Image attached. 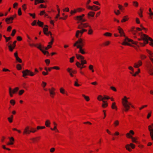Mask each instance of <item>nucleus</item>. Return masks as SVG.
<instances>
[{
    "mask_svg": "<svg viewBox=\"0 0 153 153\" xmlns=\"http://www.w3.org/2000/svg\"><path fill=\"white\" fill-rule=\"evenodd\" d=\"M141 28L139 27L134 28L132 33L134 35V37L135 38H137L138 40H144V43H140V45L141 46H144L145 45L148 43V41H152V39L148 36L147 35L143 34L142 33L138 32V31H141L142 30H144L145 32L147 31V29L144 28L142 25H140Z\"/></svg>",
    "mask_w": 153,
    "mask_h": 153,
    "instance_id": "1",
    "label": "nucleus"
},
{
    "mask_svg": "<svg viewBox=\"0 0 153 153\" xmlns=\"http://www.w3.org/2000/svg\"><path fill=\"white\" fill-rule=\"evenodd\" d=\"M129 98L124 96L122 99V104L124 107V108L122 110L123 112H127L130 109V106H131L133 108H135V107L132 105L130 102L128 101Z\"/></svg>",
    "mask_w": 153,
    "mask_h": 153,
    "instance_id": "2",
    "label": "nucleus"
},
{
    "mask_svg": "<svg viewBox=\"0 0 153 153\" xmlns=\"http://www.w3.org/2000/svg\"><path fill=\"white\" fill-rule=\"evenodd\" d=\"M85 45V42L84 40L81 39L79 38L78 40L74 45V46H76L77 48L79 49V52L82 54H85L86 53L85 51V49L82 48L83 46Z\"/></svg>",
    "mask_w": 153,
    "mask_h": 153,
    "instance_id": "3",
    "label": "nucleus"
},
{
    "mask_svg": "<svg viewBox=\"0 0 153 153\" xmlns=\"http://www.w3.org/2000/svg\"><path fill=\"white\" fill-rule=\"evenodd\" d=\"M143 40V42H142V43H144V40ZM129 42H131L132 44H135L138 46H133L135 49L137 50L139 48L138 46H141L139 44L140 43H141L140 42L134 41L133 40L129 39L128 38H126L124 39V41L122 43V45H129V44L128 43ZM141 47L142 46H141Z\"/></svg>",
    "mask_w": 153,
    "mask_h": 153,
    "instance_id": "4",
    "label": "nucleus"
},
{
    "mask_svg": "<svg viewBox=\"0 0 153 153\" xmlns=\"http://www.w3.org/2000/svg\"><path fill=\"white\" fill-rule=\"evenodd\" d=\"M39 71L36 68H35L34 69V72H33L31 71L30 70L28 69H26L22 71V77L25 78H27V76H33L35 75L38 73Z\"/></svg>",
    "mask_w": 153,
    "mask_h": 153,
    "instance_id": "5",
    "label": "nucleus"
},
{
    "mask_svg": "<svg viewBox=\"0 0 153 153\" xmlns=\"http://www.w3.org/2000/svg\"><path fill=\"white\" fill-rule=\"evenodd\" d=\"M146 70L148 73L151 76L153 75V66L150 63H148L146 65Z\"/></svg>",
    "mask_w": 153,
    "mask_h": 153,
    "instance_id": "6",
    "label": "nucleus"
},
{
    "mask_svg": "<svg viewBox=\"0 0 153 153\" xmlns=\"http://www.w3.org/2000/svg\"><path fill=\"white\" fill-rule=\"evenodd\" d=\"M19 88L18 87H16L12 90L11 88L10 87L9 88V93L10 96L11 97H12L13 96V94H16L19 90Z\"/></svg>",
    "mask_w": 153,
    "mask_h": 153,
    "instance_id": "7",
    "label": "nucleus"
},
{
    "mask_svg": "<svg viewBox=\"0 0 153 153\" xmlns=\"http://www.w3.org/2000/svg\"><path fill=\"white\" fill-rule=\"evenodd\" d=\"M135 147V145L132 143L127 144L125 146L126 149L129 152H131L132 151V149H134Z\"/></svg>",
    "mask_w": 153,
    "mask_h": 153,
    "instance_id": "8",
    "label": "nucleus"
},
{
    "mask_svg": "<svg viewBox=\"0 0 153 153\" xmlns=\"http://www.w3.org/2000/svg\"><path fill=\"white\" fill-rule=\"evenodd\" d=\"M56 89L53 87L48 89L50 96V97L52 98H53L56 95Z\"/></svg>",
    "mask_w": 153,
    "mask_h": 153,
    "instance_id": "9",
    "label": "nucleus"
},
{
    "mask_svg": "<svg viewBox=\"0 0 153 153\" xmlns=\"http://www.w3.org/2000/svg\"><path fill=\"white\" fill-rule=\"evenodd\" d=\"M87 31V30L85 29H82L81 30H77L76 32L75 36L77 38H78L79 36L81 37L84 32Z\"/></svg>",
    "mask_w": 153,
    "mask_h": 153,
    "instance_id": "10",
    "label": "nucleus"
},
{
    "mask_svg": "<svg viewBox=\"0 0 153 153\" xmlns=\"http://www.w3.org/2000/svg\"><path fill=\"white\" fill-rule=\"evenodd\" d=\"M16 41H15L13 42V43L12 45H11V44H10V42H8L7 44V45H8V47L9 50L10 51L12 52L13 49L15 48L16 46Z\"/></svg>",
    "mask_w": 153,
    "mask_h": 153,
    "instance_id": "11",
    "label": "nucleus"
},
{
    "mask_svg": "<svg viewBox=\"0 0 153 153\" xmlns=\"http://www.w3.org/2000/svg\"><path fill=\"white\" fill-rule=\"evenodd\" d=\"M148 128L150 132V137L152 140H153V124L152 123L149 125L148 126Z\"/></svg>",
    "mask_w": 153,
    "mask_h": 153,
    "instance_id": "12",
    "label": "nucleus"
},
{
    "mask_svg": "<svg viewBox=\"0 0 153 153\" xmlns=\"http://www.w3.org/2000/svg\"><path fill=\"white\" fill-rule=\"evenodd\" d=\"M30 133V127L27 126L25 128L23 132V135L29 134Z\"/></svg>",
    "mask_w": 153,
    "mask_h": 153,
    "instance_id": "13",
    "label": "nucleus"
},
{
    "mask_svg": "<svg viewBox=\"0 0 153 153\" xmlns=\"http://www.w3.org/2000/svg\"><path fill=\"white\" fill-rule=\"evenodd\" d=\"M117 30L119 31V33L120 34V36H124L125 37V39L126 38H127L125 36V35L123 29L120 26L118 27Z\"/></svg>",
    "mask_w": 153,
    "mask_h": 153,
    "instance_id": "14",
    "label": "nucleus"
},
{
    "mask_svg": "<svg viewBox=\"0 0 153 153\" xmlns=\"http://www.w3.org/2000/svg\"><path fill=\"white\" fill-rule=\"evenodd\" d=\"M142 64V62L141 60H139L137 62L134 63V67L135 68H138L141 66Z\"/></svg>",
    "mask_w": 153,
    "mask_h": 153,
    "instance_id": "15",
    "label": "nucleus"
},
{
    "mask_svg": "<svg viewBox=\"0 0 153 153\" xmlns=\"http://www.w3.org/2000/svg\"><path fill=\"white\" fill-rule=\"evenodd\" d=\"M134 134V131L132 130H131L129 131L128 133L126 134V136L127 138H131L133 137V135Z\"/></svg>",
    "mask_w": 153,
    "mask_h": 153,
    "instance_id": "16",
    "label": "nucleus"
},
{
    "mask_svg": "<svg viewBox=\"0 0 153 153\" xmlns=\"http://www.w3.org/2000/svg\"><path fill=\"white\" fill-rule=\"evenodd\" d=\"M89 7L88 9L91 10L95 11H97L100 9V7L95 5H93L92 6Z\"/></svg>",
    "mask_w": 153,
    "mask_h": 153,
    "instance_id": "17",
    "label": "nucleus"
},
{
    "mask_svg": "<svg viewBox=\"0 0 153 153\" xmlns=\"http://www.w3.org/2000/svg\"><path fill=\"white\" fill-rule=\"evenodd\" d=\"M44 26L45 27H44L43 28L44 33L47 36L49 35L50 34H51V32H47L48 30V26L47 25H45Z\"/></svg>",
    "mask_w": 153,
    "mask_h": 153,
    "instance_id": "18",
    "label": "nucleus"
},
{
    "mask_svg": "<svg viewBox=\"0 0 153 153\" xmlns=\"http://www.w3.org/2000/svg\"><path fill=\"white\" fill-rule=\"evenodd\" d=\"M54 41V38L53 37H52L51 39V40L50 42H49L48 45L47 47H46L45 49L46 50H48L50 48L52 47V45L53 44V42Z\"/></svg>",
    "mask_w": 153,
    "mask_h": 153,
    "instance_id": "19",
    "label": "nucleus"
},
{
    "mask_svg": "<svg viewBox=\"0 0 153 153\" xmlns=\"http://www.w3.org/2000/svg\"><path fill=\"white\" fill-rule=\"evenodd\" d=\"M35 47H36L37 48L40 50V51L41 50L42 48L45 49L44 47L43 46H42L40 43L35 44Z\"/></svg>",
    "mask_w": 153,
    "mask_h": 153,
    "instance_id": "20",
    "label": "nucleus"
},
{
    "mask_svg": "<svg viewBox=\"0 0 153 153\" xmlns=\"http://www.w3.org/2000/svg\"><path fill=\"white\" fill-rule=\"evenodd\" d=\"M9 142L7 143V145H13L14 142V139L13 137H9Z\"/></svg>",
    "mask_w": 153,
    "mask_h": 153,
    "instance_id": "21",
    "label": "nucleus"
},
{
    "mask_svg": "<svg viewBox=\"0 0 153 153\" xmlns=\"http://www.w3.org/2000/svg\"><path fill=\"white\" fill-rule=\"evenodd\" d=\"M13 18L11 17L9 18H7L5 19V21L7 24L11 23L13 22Z\"/></svg>",
    "mask_w": 153,
    "mask_h": 153,
    "instance_id": "22",
    "label": "nucleus"
},
{
    "mask_svg": "<svg viewBox=\"0 0 153 153\" xmlns=\"http://www.w3.org/2000/svg\"><path fill=\"white\" fill-rule=\"evenodd\" d=\"M94 31L92 29L91 27H90L88 29L87 34L88 35H92L93 34Z\"/></svg>",
    "mask_w": 153,
    "mask_h": 153,
    "instance_id": "23",
    "label": "nucleus"
},
{
    "mask_svg": "<svg viewBox=\"0 0 153 153\" xmlns=\"http://www.w3.org/2000/svg\"><path fill=\"white\" fill-rule=\"evenodd\" d=\"M60 92L63 94H66V95H68V93L67 91H66L63 88H61L60 89Z\"/></svg>",
    "mask_w": 153,
    "mask_h": 153,
    "instance_id": "24",
    "label": "nucleus"
},
{
    "mask_svg": "<svg viewBox=\"0 0 153 153\" xmlns=\"http://www.w3.org/2000/svg\"><path fill=\"white\" fill-rule=\"evenodd\" d=\"M95 14V13L93 11H90L88 14V18L89 19L90 17H93Z\"/></svg>",
    "mask_w": 153,
    "mask_h": 153,
    "instance_id": "25",
    "label": "nucleus"
},
{
    "mask_svg": "<svg viewBox=\"0 0 153 153\" xmlns=\"http://www.w3.org/2000/svg\"><path fill=\"white\" fill-rule=\"evenodd\" d=\"M76 58L79 60H83L84 59V56L79 54H76Z\"/></svg>",
    "mask_w": 153,
    "mask_h": 153,
    "instance_id": "26",
    "label": "nucleus"
},
{
    "mask_svg": "<svg viewBox=\"0 0 153 153\" xmlns=\"http://www.w3.org/2000/svg\"><path fill=\"white\" fill-rule=\"evenodd\" d=\"M111 108L113 109H114L116 111L117 110V106H116V103L115 102H113L112 103L111 105Z\"/></svg>",
    "mask_w": 153,
    "mask_h": 153,
    "instance_id": "27",
    "label": "nucleus"
},
{
    "mask_svg": "<svg viewBox=\"0 0 153 153\" xmlns=\"http://www.w3.org/2000/svg\"><path fill=\"white\" fill-rule=\"evenodd\" d=\"M82 96L84 98L86 102H88L90 100L89 97L88 96H86L84 94H82Z\"/></svg>",
    "mask_w": 153,
    "mask_h": 153,
    "instance_id": "28",
    "label": "nucleus"
},
{
    "mask_svg": "<svg viewBox=\"0 0 153 153\" xmlns=\"http://www.w3.org/2000/svg\"><path fill=\"white\" fill-rule=\"evenodd\" d=\"M40 137H36L31 139V140L33 141V142H37L39 140Z\"/></svg>",
    "mask_w": 153,
    "mask_h": 153,
    "instance_id": "29",
    "label": "nucleus"
},
{
    "mask_svg": "<svg viewBox=\"0 0 153 153\" xmlns=\"http://www.w3.org/2000/svg\"><path fill=\"white\" fill-rule=\"evenodd\" d=\"M77 13H80L85 10V9L82 7H79L76 9Z\"/></svg>",
    "mask_w": 153,
    "mask_h": 153,
    "instance_id": "30",
    "label": "nucleus"
},
{
    "mask_svg": "<svg viewBox=\"0 0 153 153\" xmlns=\"http://www.w3.org/2000/svg\"><path fill=\"white\" fill-rule=\"evenodd\" d=\"M88 69L91 71L92 73L94 72V66L91 65H90L88 66Z\"/></svg>",
    "mask_w": 153,
    "mask_h": 153,
    "instance_id": "31",
    "label": "nucleus"
},
{
    "mask_svg": "<svg viewBox=\"0 0 153 153\" xmlns=\"http://www.w3.org/2000/svg\"><path fill=\"white\" fill-rule=\"evenodd\" d=\"M129 18L127 16H124L123 17V19L121 20V22H125Z\"/></svg>",
    "mask_w": 153,
    "mask_h": 153,
    "instance_id": "32",
    "label": "nucleus"
},
{
    "mask_svg": "<svg viewBox=\"0 0 153 153\" xmlns=\"http://www.w3.org/2000/svg\"><path fill=\"white\" fill-rule=\"evenodd\" d=\"M13 115H11L10 117L7 118L8 120L9 123H11L13 122Z\"/></svg>",
    "mask_w": 153,
    "mask_h": 153,
    "instance_id": "33",
    "label": "nucleus"
},
{
    "mask_svg": "<svg viewBox=\"0 0 153 153\" xmlns=\"http://www.w3.org/2000/svg\"><path fill=\"white\" fill-rule=\"evenodd\" d=\"M83 28H87L88 27L89 28L90 27H91V26L88 23H83Z\"/></svg>",
    "mask_w": 153,
    "mask_h": 153,
    "instance_id": "34",
    "label": "nucleus"
},
{
    "mask_svg": "<svg viewBox=\"0 0 153 153\" xmlns=\"http://www.w3.org/2000/svg\"><path fill=\"white\" fill-rule=\"evenodd\" d=\"M111 42L110 41H105L102 44V45L104 46H106L110 44Z\"/></svg>",
    "mask_w": 153,
    "mask_h": 153,
    "instance_id": "35",
    "label": "nucleus"
},
{
    "mask_svg": "<svg viewBox=\"0 0 153 153\" xmlns=\"http://www.w3.org/2000/svg\"><path fill=\"white\" fill-rule=\"evenodd\" d=\"M37 24L39 26L41 27H42L44 25V23L40 21L39 20H38L37 22Z\"/></svg>",
    "mask_w": 153,
    "mask_h": 153,
    "instance_id": "36",
    "label": "nucleus"
},
{
    "mask_svg": "<svg viewBox=\"0 0 153 153\" xmlns=\"http://www.w3.org/2000/svg\"><path fill=\"white\" fill-rule=\"evenodd\" d=\"M51 122L49 120H47L45 122V125L47 127H50Z\"/></svg>",
    "mask_w": 153,
    "mask_h": 153,
    "instance_id": "37",
    "label": "nucleus"
},
{
    "mask_svg": "<svg viewBox=\"0 0 153 153\" xmlns=\"http://www.w3.org/2000/svg\"><path fill=\"white\" fill-rule=\"evenodd\" d=\"M133 5L136 7H137L139 6V3L137 1H133L132 2Z\"/></svg>",
    "mask_w": 153,
    "mask_h": 153,
    "instance_id": "38",
    "label": "nucleus"
},
{
    "mask_svg": "<svg viewBox=\"0 0 153 153\" xmlns=\"http://www.w3.org/2000/svg\"><path fill=\"white\" fill-rule=\"evenodd\" d=\"M91 2V0H88L87 1L86 4V7L87 9H88L89 8V7H91L90 5H89L90 3Z\"/></svg>",
    "mask_w": 153,
    "mask_h": 153,
    "instance_id": "39",
    "label": "nucleus"
},
{
    "mask_svg": "<svg viewBox=\"0 0 153 153\" xmlns=\"http://www.w3.org/2000/svg\"><path fill=\"white\" fill-rule=\"evenodd\" d=\"M140 69L138 68V70L135 73L133 74L132 75V76H137L139 73H140Z\"/></svg>",
    "mask_w": 153,
    "mask_h": 153,
    "instance_id": "40",
    "label": "nucleus"
},
{
    "mask_svg": "<svg viewBox=\"0 0 153 153\" xmlns=\"http://www.w3.org/2000/svg\"><path fill=\"white\" fill-rule=\"evenodd\" d=\"M78 80L77 79H76V81H75V82H74V85L75 86H76V87H79V86H80V85H79V84L78 83Z\"/></svg>",
    "mask_w": 153,
    "mask_h": 153,
    "instance_id": "41",
    "label": "nucleus"
},
{
    "mask_svg": "<svg viewBox=\"0 0 153 153\" xmlns=\"http://www.w3.org/2000/svg\"><path fill=\"white\" fill-rule=\"evenodd\" d=\"M43 48H42L41 49V50H40L44 55H49V53L47 51H45L44 50Z\"/></svg>",
    "mask_w": 153,
    "mask_h": 153,
    "instance_id": "42",
    "label": "nucleus"
},
{
    "mask_svg": "<svg viewBox=\"0 0 153 153\" xmlns=\"http://www.w3.org/2000/svg\"><path fill=\"white\" fill-rule=\"evenodd\" d=\"M119 124V122L118 120H116L114 123V126L116 127L118 126Z\"/></svg>",
    "mask_w": 153,
    "mask_h": 153,
    "instance_id": "43",
    "label": "nucleus"
},
{
    "mask_svg": "<svg viewBox=\"0 0 153 153\" xmlns=\"http://www.w3.org/2000/svg\"><path fill=\"white\" fill-rule=\"evenodd\" d=\"M131 141L132 142L135 143H137L138 142L137 141V138L132 137L131 138Z\"/></svg>",
    "mask_w": 153,
    "mask_h": 153,
    "instance_id": "44",
    "label": "nucleus"
},
{
    "mask_svg": "<svg viewBox=\"0 0 153 153\" xmlns=\"http://www.w3.org/2000/svg\"><path fill=\"white\" fill-rule=\"evenodd\" d=\"M37 129L36 128H30V133H34L37 131Z\"/></svg>",
    "mask_w": 153,
    "mask_h": 153,
    "instance_id": "45",
    "label": "nucleus"
},
{
    "mask_svg": "<svg viewBox=\"0 0 153 153\" xmlns=\"http://www.w3.org/2000/svg\"><path fill=\"white\" fill-rule=\"evenodd\" d=\"M104 36L107 37H111L112 36V34L109 32L105 33L103 34Z\"/></svg>",
    "mask_w": 153,
    "mask_h": 153,
    "instance_id": "46",
    "label": "nucleus"
},
{
    "mask_svg": "<svg viewBox=\"0 0 153 153\" xmlns=\"http://www.w3.org/2000/svg\"><path fill=\"white\" fill-rule=\"evenodd\" d=\"M77 13L76 9H74L73 10H71L70 12V14L71 15H74V14Z\"/></svg>",
    "mask_w": 153,
    "mask_h": 153,
    "instance_id": "47",
    "label": "nucleus"
},
{
    "mask_svg": "<svg viewBox=\"0 0 153 153\" xmlns=\"http://www.w3.org/2000/svg\"><path fill=\"white\" fill-rule=\"evenodd\" d=\"M10 103L12 105L14 106L16 103V101L15 100L12 99L10 101Z\"/></svg>",
    "mask_w": 153,
    "mask_h": 153,
    "instance_id": "48",
    "label": "nucleus"
},
{
    "mask_svg": "<svg viewBox=\"0 0 153 153\" xmlns=\"http://www.w3.org/2000/svg\"><path fill=\"white\" fill-rule=\"evenodd\" d=\"M76 65L77 67V68H79V69H80L81 66H82V64L81 63L79 62H76Z\"/></svg>",
    "mask_w": 153,
    "mask_h": 153,
    "instance_id": "49",
    "label": "nucleus"
},
{
    "mask_svg": "<svg viewBox=\"0 0 153 153\" xmlns=\"http://www.w3.org/2000/svg\"><path fill=\"white\" fill-rule=\"evenodd\" d=\"M97 100L100 101L104 100L103 97L101 95H99L97 97Z\"/></svg>",
    "mask_w": 153,
    "mask_h": 153,
    "instance_id": "50",
    "label": "nucleus"
},
{
    "mask_svg": "<svg viewBox=\"0 0 153 153\" xmlns=\"http://www.w3.org/2000/svg\"><path fill=\"white\" fill-rule=\"evenodd\" d=\"M25 91L23 89H22L19 91L18 93V94L19 96H21L25 92Z\"/></svg>",
    "mask_w": 153,
    "mask_h": 153,
    "instance_id": "51",
    "label": "nucleus"
},
{
    "mask_svg": "<svg viewBox=\"0 0 153 153\" xmlns=\"http://www.w3.org/2000/svg\"><path fill=\"white\" fill-rule=\"evenodd\" d=\"M16 68L18 70H20L22 69V67L21 65L18 64L16 65Z\"/></svg>",
    "mask_w": 153,
    "mask_h": 153,
    "instance_id": "52",
    "label": "nucleus"
},
{
    "mask_svg": "<svg viewBox=\"0 0 153 153\" xmlns=\"http://www.w3.org/2000/svg\"><path fill=\"white\" fill-rule=\"evenodd\" d=\"M75 19L77 20L81 21L82 19V18L81 16H76L75 17Z\"/></svg>",
    "mask_w": 153,
    "mask_h": 153,
    "instance_id": "53",
    "label": "nucleus"
},
{
    "mask_svg": "<svg viewBox=\"0 0 153 153\" xmlns=\"http://www.w3.org/2000/svg\"><path fill=\"white\" fill-rule=\"evenodd\" d=\"M147 57V56L145 55H141L140 56V58L142 60H144L146 59Z\"/></svg>",
    "mask_w": 153,
    "mask_h": 153,
    "instance_id": "54",
    "label": "nucleus"
},
{
    "mask_svg": "<svg viewBox=\"0 0 153 153\" xmlns=\"http://www.w3.org/2000/svg\"><path fill=\"white\" fill-rule=\"evenodd\" d=\"M50 60L49 59H46L45 60V62L47 66H48L50 63Z\"/></svg>",
    "mask_w": 153,
    "mask_h": 153,
    "instance_id": "55",
    "label": "nucleus"
},
{
    "mask_svg": "<svg viewBox=\"0 0 153 153\" xmlns=\"http://www.w3.org/2000/svg\"><path fill=\"white\" fill-rule=\"evenodd\" d=\"M16 31L15 29H13L12 31V32L11 33V35L12 36H14L16 33Z\"/></svg>",
    "mask_w": 153,
    "mask_h": 153,
    "instance_id": "56",
    "label": "nucleus"
},
{
    "mask_svg": "<svg viewBox=\"0 0 153 153\" xmlns=\"http://www.w3.org/2000/svg\"><path fill=\"white\" fill-rule=\"evenodd\" d=\"M78 28L79 29H83V23H81L79 25L78 27Z\"/></svg>",
    "mask_w": 153,
    "mask_h": 153,
    "instance_id": "57",
    "label": "nucleus"
},
{
    "mask_svg": "<svg viewBox=\"0 0 153 153\" xmlns=\"http://www.w3.org/2000/svg\"><path fill=\"white\" fill-rule=\"evenodd\" d=\"M80 62L81 63L82 65L86 64H87V63L86 60L84 59L83 60H82L80 61Z\"/></svg>",
    "mask_w": 153,
    "mask_h": 153,
    "instance_id": "58",
    "label": "nucleus"
},
{
    "mask_svg": "<svg viewBox=\"0 0 153 153\" xmlns=\"http://www.w3.org/2000/svg\"><path fill=\"white\" fill-rule=\"evenodd\" d=\"M118 8L119 9L122 11L123 10H124V9L123 6L120 4H118Z\"/></svg>",
    "mask_w": 153,
    "mask_h": 153,
    "instance_id": "59",
    "label": "nucleus"
},
{
    "mask_svg": "<svg viewBox=\"0 0 153 153\" xmlns=\"http://www.w3.org/2000/svg\"><path fill=\"white\" fill-rule=\"evenodd\" d=\"M45 128V126H38L37 127V130L43 129Z\"/></svg>",
    "mask_w": 153,
    "mask_h": 153,
    "instance_id": "60",
    "label": "nucleus"
},
{
    "mask_svg": "<svg viewBox=\"0 0 153 153\" xmlns=\"http://www.w3.org/2000/svg\"><path fill=\"white\" fill-rule=\"evenodd\" d=\"M18 15L19 16H21L22 15L21 9V8H19L18 9Z\"/></svg>",
    "mask_w": 153,
    "mask_h": 153,
    "instance_id": "61",
    "label": "nucleus"
},
{
    "mask_svg": "<svg viewBox=\"0 0 153 153\" xmlns=\"http://www.w3.org/2000/svg\"><path fill=\"white\" fill-rule=\"evenodd\" d=\"M108 104L107 103H105L102 104V107L104 108H105L108 106Z\"/></svg>",
    "mask_w": 153,
    "mask_h": 153,
    "instance_id": "62",
    "label": "nucleus"
},
{
    "mask_svg": "<svg viewBox=\"0 0 153 153\" xmlns=\"http://www.w3.org/2000/svg\"><path fill=\"white\" fill-rule=\"evenodd\" d=\"M47 85V83L44 81L42 82V86L43 88H45Z\"/></svg>",
    "mask_w": 153,
    "mask_h": 153,
    "instance_id": "63",
    "label": "nucleus"
},
{
    "mask_svg": "<svg viewBox=\"0 0 153 153\" xmlns=\"http://www.w3.org/2000/svg\"><path fill=\"white\" fill-rule=\"evenodd\" d=\"M22 7L23 10L25 11L27 9L26 4H24L22 5Z\"/></svg>",
    "mask_w": 153,
    "mask_h": 153,
    "instance_id": "64",
    "label": "nucleus"
}]
</instances>
